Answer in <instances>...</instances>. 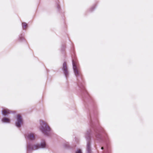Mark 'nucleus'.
I'll return each mask as SVG.
<instances>
[{"label":"nucleus","instance_id":"obj_15","mask_svg":"<svg viewBox=\"0 0 153 153\" xmlns=\"http://www.w3.org/2000/svg\"><path fill=\"white\" fill-rule=\"evenodd\" d=\"M65 48V45H62L61 48V51L62 52H64Z\"/></svg>","mask_w":153,"mask_h":153},{"label":"nucleus","instance_id":"obj_10","mask_svg":"<svg viewBox=\"0 0 153 153\" xmlns=\"http://www.w3.org/2000/svg\"><path fill=\"white\" fill-rule=\"evenodd\" d=\"M1 121L4 123H8L10 122V120L9 118L4 117L2 119Z\"/></svg>","mask_w":153,"mask_h":153},{"label":"nucleus","instance_id":"obj_11","mask_svg":"<svg viewBox=\"0 0 153 153\" xmlns=\"http://www.w3.org/2000/svg\"><path fill=\"white\" fill-rule=\"evenodd\" d=\"M18 40L20 42H25V40L22 34H21L19 35Z\"/></svg>","mask_w":153,"mask_h":153},{"label":"nucleus","instance_id":"obj_2","mask_svg":"<svg viewBox=\"0 0 153 153\" xmlns=\"http://www.w3.org/2000/svg\"><path fill=\"white\" fill-rule=\"evenodd\" d=\"M73 68L74 72L77 81V85L82 95L88 99H91V98L87 92L84 86V82L82 77V75L77 69L76 62L72 60Z\"/></svg>","mask_w":153,"mask_h":153},{"label":"nucleus","instance_id":"obj_12","mask_svg":"<svg viewBox=\"0 0 153 153\" xmlns=\"http://www.w3.org/2000/svg\"><path fill=\"white\" fill-rule=\"evenodd\" d=\"M97 7V5L96 4H94L93 6L90 9L89 11L92 12Z\"/></svg>","mask_w":153,"mask_h":153},{"label":"nucleus","instance_id":"obj_1","mask_svg":"<svg viewBox=\"0 0 153 153\" xmlns=\"http://www.w3.org/2000/svg\"><path fill=\"white\" fill-rule=\"evenodd\" d=\"M97 114V111L95 109L92 113L90 114L88 118V124L94 132L93 139L104 144V146L101 147V149L103 150V153H111L110 139L104 129L99 124Z\"/></svg>","mask_w":153,"mask_h":153},{"label":"nucleus","instance_id":"obj_7","mask_svg":"<svg viewBox=\"0 0 153 153\" xmlns=\"http://www.w3.org/2000/svg\"><path fill=\"white\" fill-rule=\"evenodd\" d=\"M62 70L65 77L67 78L68 76L69 73L66 62H64L63 64Z\"/></svg>","mask_w":153,"mask_h":153},{"label":"nucleus","instance_id":"obj_9","mask_svg":"<svg viewBox=\"0 0 153 153\" xmlns=\"http://www.w3.org/2000/svg\"><path fill=\"white\" fill-rule=\"evenodd\" d=\"M11 113H12V112L7 109H3L1 111L2 114L4 116L8 117V114Z\"/></svg>","mask_w":153,"mask_h":153},{"label":"nucleus","instance_id":"obj_14","mask_svg":"<svg viewBox=\"0 0 153 153\" xmlns=\"http://www.w3.org/2000/svg\"><path fill=\"white\" fill-rule=\"evenodd\" d=\"M59 2L58 1L56 2V7L58 11H59L61 10V8L59 4Z\"/></svg>","mask_w":153,"mask_h":153},{"label":"nucleus","instance_id":"obj_16","mask_svg":"<svg viewBox=\"0 0 153 153\" xmlns=\"http://www.w3.org/2000/svg\"><path fill=\"white\" fill-rule=\"evenodd\" d=\"M63 146L66 149H68L69 147V145L68 143L64 144Z\"/></svg>","mask_w":153,"mask_h":153},{"label":"nucleus","instance_id":"obj_17","mask_svg":"<svg viewBox=\"0 0 153 153\" xmlns=\"http://www.w3.org/2000/svg\"><path fill=\"white\" fill-rule=\"evenodd\" d=\"M75 153H82V150L80 149H77L75 152Z\"/></svg>","mask_w":153,"mask_h":153},{"label":"nucleus","instance_id":"obj_3","mask_svg":"<svg viewBox=\"0 0 153 153\" xmlns=\"http://www.w3.org/2000/svg\"><path fill=\"white\" fill-rule=\"evenodd\" d=\"M26 150L27 152L29 153L34 150H36L39 149H45L47 148L48 145L45 140H42L40 143H36L33 145V144L30 142H27L26 144Z\"/></svg>","mask_w":153,"mask_h":153},{"label":"nucleus","instance_id":"obj_13","mask_svg":"<svg viewBox=\"0 0 153 153\" xmlns=\"http://www.w3.org/2000/svg\"><path fill=\"white\" fill-rule=\"evenodd\" d=\"M22 28L23 30H25L27 27V24L25 22H23L22 23Z\"/></svg>","mask_w":153,"mask_h":153},{"label":"nucleus","instance_id":"obj_5","mask_svg":"<svg viewBox=\"0 0 153 153\" xmlns=\"http://www.w3.org/2000/svg\"><path fill=\"white\" fill-rule=\"evenodd\" d=\"M40 124L41 126L39 129L41 132L45 136H50L51 129L49 126L43 120L40 121Z\"/></svg>","mask_w":153,"mask_h":153},{"label":"nucleus","instance_id":"obj_8","mask_svg":"<svg viewBox=\"0 0 153 153\" xmlns=\"http://www.w3.org/2000/svg\"><path fill=\"white\" fill-rule=\"evenodd\" d=\"M25 137L27 140L30 141H33L36 139V137L35 135L32 133L28 134L25 136Z\"/></svg>","mask_w":153,"mask_h":153},{"label":"nucleus","instance_id":"obj_4","mask_svg":"<svg viewBox=\"0 0 153 153\" xmlns=\"http://www.w3.org/2000/svg\"><path fill=\"white\" fill-rule=\"evenodd\" d=\"M92 130L89 129L84 133V137L86 141V153H92L91 143L92 142Z\"/></svg>","mask_w":153,"mask_h":153},{"label":"nucleus","instance_id":"obj_6","mask_svg":"<svg viewBox=\"0 0 153 153\" xmlns=\"http://www.w3.org/2000/svg\"><path fill=\"white\" fill-rule=\"evenodd\" d=\"M23 123V120L22 116L19 114L16 115V121L15 123L16 126L18 128H20Z\"/></svg>","mask_w":153,"mask_h":153}]
</instances>
